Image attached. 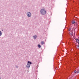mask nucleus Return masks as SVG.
Returning <instances> with one entry per match:
<instances>
[{"instance_id": "obj_13", "label": "nucleus", "mask_w": 79, "mask_h": 79, "mask_svg": "<svg viewBox=\"0 0 79 79\" xmlns=\"http://www.w3.org/2000/svg\"><path fill=\"white\" fill-rule=\"evenodd\" d=\"M71 28H69V31H71Z\"/></svg>"}, {"instance_id": "obj_6", "label": "nucleus", "mask_w": 79, "mask_h": 79, "mask_svg": "<svg viewBox=\"0 0 79 79\" xmlns=\"http://www.w3.org/2000/svg\"><path fill=\"white\" fill-rule=\"evenodd\" d=\"M73 33L71 31H70L69 32V34L70 35H73Z\"/></svg>"}, {"instance_id": "obj_12", "label": "nucleus", "mask_w": 79, "mask_h": 79, "mask_svg": "<svg viewBox=\"0 0 79 79\" xmlns=\"http://www.w3.org/2000/svg\"><path fill=\"white\" fill-rule=\"evenodd\" d=\"M77 73H79V69H78V71L77 72Z\"/></svg>"}, {"instance_id": "obj_8", "label": "nucleus", "mask_w": 79, "mask_h": 79, "mask_svg": "<svg viewBox=\"0 0 79 79\" xmlns=\"http://www.w3.org/2000/svg\"><path fill=\"white\" fill-rule=\"evenodd\" d=\"M72 24H74V23H76V22L75 21H72Z\"/></svg>"}, {"instance_id": "obj_11", "label": "nucleus", "mask_w": 79, "mask_h": 79, "mask_svg": "<svg viewBox=\"0 0 79 79\" xmlns=\"http://www.w3.org/2000/svg\"><path fill=\"white\" fill-rule=\"evenodd\" d=\"M77 73L76 71L75 70L74 71V73Z\"/></svg>"}, {"instance_id": "obj_3", "label": "nucleus", "mask_w": 79, "mask_h": 79, "mask_svg": "<svg viewBox=\"0 0 79 79\" xmlns=\"http://www.w3.org/2000/svg\"><path fill=\"white\" fill-rule=\"evenodd\" d=\"M27 14L28 17H31V13L29 12L27 13Z\"/></svg>"}, {"instance_id": "obj_9", "label": "nucleus", "mask_w": 79, "mask_h": 79, "mask_svg": "<svg viewBox=\"0 0 79 79\" xmlns=\"http://www.w3.org/2000/svg\"><path fill=\"white\" fill-rule=\"evenodd\" d=\"M2 31H0V36H1V35H2Z\"/></svg>"}, {"instance_id": "obj_4", "label": "nucleus", "mask_w": 79, "mask_h": 79, "mask_svg": "<svg viewBox=\"0 0 79 79\" xmlns=\"http://www.w3.org/2000/svg\"><path fill=\"white\" fill-rule=\"evenodd\" d=\"M41 45H44V42L41 41Z\"/></svg>"}, {"instance_id": "obj_14", "label": "nucleus", "mask_w": 79, "mask_h": 79, "mask_svg": "<svg viewBox=\"0 0 79 79\" xmlns=\"http://www.w3.org/2000/svg\"><path fill=\"white\" fill-rule=\"evenodd\" d=\"M0 79H1V78H0Z\"/></svg>"}, {"instance_id": "obj_5", "label": "nucleus", "mask_w": 79, "mask_h": 79, "mask_svg": "<svg viewBox=\"0 0 79 79\" xmlns=\"http://www.w3.org/2000/svg\"><path fill=\"white\" fill-rule=\"evenodd\" d=\"M76 41L78 42V44H79V40L78 39H76Z\"/></svg>"}, {"instance_id": "obj_7", "label": "nucleus", "mask_w": 79, "mask_h": 79, "mask_svg": "<svg viewBox=\"0 0 79 79\" xmlns=\"http://www.w3.org/2000/svg\"><path fill=\"white\" fill-rule=\"evenodd\" d=\"M38 47L39 48H40V47H41V46H40V44H38Z\"/></svg>"}, {"instance_id": "obj_2", "label": "nucleus", "mask_w": 79, "mask_h": 79, "mask_svg": "<svg viewBox=\"0 0 79 79\" xmlns=\"http://www.w3.org/2000/svg\"><path fill=\"white\" fill-rule=\"evenodd\" d=\"M29 64H32V62L30 61L28 62L27 64V68H30V65Z\"/></svg>"}, {"instance_id": "obj_1", "label": "nucleus", "mask_w": 79, "mask_h": 79, "mask_svg": "<svg viewBox=\"0 0 79 79\" xmlns=\"http://www.w3.org/2000/svg\"><path fill=\"white\" fill-rule=\"evenodd\" d=\"M40 13L41 15H44L46 14V11L44 9H41L40 11Z\"/></svg>"}, {"instance_id": "obj_10", "label": "nucleus", "mask_w": 79, "mask_h": 79, "mask_svg": "<svg viewBox=\"0 0 79 79\" xmlns=\"http://www.w3.org/2000/svg\"><path fill=\"white\" fill-rule=\"evenodd\" d=\"M33 37H34L35 39H36V37H37V36L35 35V36H33Z\"/></svg>"}]
</instances>
